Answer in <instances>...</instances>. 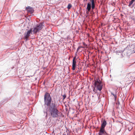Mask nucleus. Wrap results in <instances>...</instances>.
I'll list each match as a JSON object with an SVG mask.
<instances>
[{"instance_id": "obj_15", "label": "nucleus", "mask_w": 135, "mask_h": 135, "mask_svg": "<svg viewBox=\"0 0 135 135\" xmlns=\"http://www.w3.org/2000/svg\"><path fill=\"white\" fill-rule=\"evenodd\" d=\"M132 128H130V129L129 128H128V130H129V131H131V129H132Z\"/></svg>"}, {"instance_id": "obj_3", "label": "nucleus", "mask_w": 135, "mask_h": 135, "mask_svg": "<svg viewBox=\"0 0 135 135\" xmlns=\"http://www.w3.org/2000/svg\"><path fill=\"white\" fill-rule=\"evenodd\" d=\"M89 2L87 4L86 9L89 12L91 9V8L92 10H93L95 8V3L96 2L94 0H89Z\"/></svg>"}, {"instance_id": "obj_11", "label": "nucleus", "mask_w": 135, "mask_h": 135, "mask_svg": "<svg viewBox=\"0 0 135 135\" xmlns=\"http://www.w3.org/2000/svg\"><path fill=\"white\" fill-rule=\"evenodd\" d=\"M72 7V5L71 4H68V9H70Z\"/></svg>"}, {"instance_id": "obj_12", "label": "nucleus", "mask_w": 135, "mask_h": 135, "mask_svg": "<svg viewBox=\"0 0 135 135\" xmlns=\"http://www.w3.org/2000/svg\"><path fill=\"white\" fill-rule=\"evenodd\" d=\"M133 3V2L132 1H131L129 3V7L131 6V5Z\"/></svg>"}, {"instance_id": "obj_1", "label": "nucleus", "mask_w": 135, "mask_h": 135, "mask_svg": "<svg viewBox=\"0 0 135 135\" xmlns=\"http://www.w3.org/2000/svg\"><path fill=\"white\" fill-rule=\"evenodd\" d=\"M49 112L51 116L53 118L58 117L60 112L58 111L56 107L55 103H52L49 108Z\"/></svg>"}, {"instance_id": "obj_14", "label": "nucleus", "mask_w": 135, "mask_h": 135, "mask_svg": "<svg viewBox=\"0 0 135 135\" xmlns=\"http://www.w3.org/2000/svg\"><path fill=\"white\" fill-rule=\"evenodd\" d=\"M63 100L66 97V96L65 95H63Z\"/></svg>"}, {"instance_id": "obj_6", "label": "nucleus", "mask_w": 135, "mask_h": 135, "mask_svg": "<svg viewBox=\"0 0 135 135\" xmlns=\"http://www.w3.org/2000/svg\"><path fill=\"white\" fill-rule=\"evenodd\" d=\"M32 29L31 28L29 30H28L24 34V37L23 38L26 39V40H27L30 37V34L32 33Z\"/></svg>"}, {"instance_id": "obj_9", "label": "nucleus", "mask_w": 135, "mask_h": 135, "mask_svg": "<svg viewBox=\"0 0 135 135\" xmlns=\"http://www.w3.org/2000/svg\"><path fill=\"white\" fill-rule=\"evenodd\" d=\"M26 9L28 12L30 13H33L34 11V10L33 8L30 6L26 7Z\"/></svg>"}, {"instance_id": "obj_5", "label": "nucleus", "mask_w": 135, "mask_h": 135, "mask_svg": "<svg viewBox=\"0 0 135 135\" xmlns=\"http://www.w3.org/2000/svg\"><path fill=\"white\" fill-rule=\"evenodd\" d=\"M95 88L99 91L101 90L102 88V85L100 80L96 81L95 83Z\"/></svg>"}, {"instance_id": "obj_7", "label": "nucleus", "mask_w": 135, "mask_h": 135, "mask_svg": "<svg viewBox=\"0 0 135 135\" xmlns=\"http://www.w3.org/2000/svg\"><path fill=\"white\" fill-rule=\"evenodd\" d=\"M76 57H75L73 58V64H72V69L74 70H75V68L76 67V61L75 60Z\"/></svg>"}, {"instance_id": "obj_16", "label": "nucleus", "mask_w": 135, "mask_h": 135, "mask_svg": "<svg viewBox=\"0 0 135 135\" xmlns=\"http://www.w3.org/2000/svg\"><path fill=\"white\" fill-rule=\"evenodd\" d=\"M134 1V0H132L131 1H132V2H133Z\"/></svg>"}, {"instance_id": "obj_2", "label": "nucleus", "mask_w": 135, "mask_h": 135, "mask_svg": "<svg viewBox=\"0 0 135 135\" xmlns=\"http://www.w3.org/2000/svg\"><path fill=\"white\" fill-rule=\"evenodd\" d=\"M45 104L47 106L50 107L52 99L49 94L46 92L45 94L44 97Z\"/></svg>"}, {"instance_id": "obj_18", "label": "nucleus", "mask_w": 135, "mask_h": 135, "mask_svg": "<svg viewBox=\"0 0 135 135\" xmlns=\"http://www.w3.org/2000/svg\"><path fill=\"white\" fill-rule=\"evenodd\" d=\"M134 48L135 49V47H134Z\"/></svg>"}, {"instance_id": "obj_17", "label": "nucleus", "mask_w": 135, "mask_h": 135, "mask_svg": "<svg viewBox=\"0 0 135 135\" xmlns=\"http://www.w3.org/2000/svg\"><path fill=\"white\" fill-rule=\"evenodd\" d=\"M79 49V48H78V50Z\"/></svg>"}, {"instance_id": "obj_13", "label": "nucleus", "mask_w": 135, "mask_h": 135, "mask_svg": "<svg viewBox=\"0 0 135 135\" xmlns=\"http://www.w3.org/2000/svg\"><path fill=\"white\" fill-rule=\"evenodd\" d=\"M112 94L114 96L115 99H116L117 98L116 95V94Z\"/></svg>"}, {"instance_id": "obj_8", "label": "nucleus", "mask_w": 135, "mask_h": 135, "mask_svg": "<svg viewBox=\"0 0 135 135\" xmlns=\"http://www.w3.org/2000/svg\"><path fill=\"white\" fill-rule=\"evenodd\" d=\"M107 133L105 132L104 128H100L99 132L98 133L99 135H102L103 134L105 135Z\"/></svg>"}, {"instance_id": "obj_10", "label": "nucleus", "mask_w": 135, "mask_h": 135, "mask_svg": "<svg viewBox=\"0 0 135 135\" xmlns=\"http://www.w3.org/2000/svg\"><path fill=\"white\" fill-rule=\"evenodd\" d=\"M107 124L106 121L105 120H103L102 122L100 128H104Z\"/></svg>"}, {"instance_id": "obj_4", "label": "nucleus", "mask_w": 135, "mask_h": 135, "mask_svg": "<svg viewBox=\"0 0 135 135\" xmlns=\"http://www.w3.org/2000/svg\"><path fill=\"white\" fill-rule=\"evenodd\" d=\"M43 25L41 23H39L36 25L33 29V32L34 33H36L37 32L41 30L43 27Z\"/></svg>"}]
</instances>
